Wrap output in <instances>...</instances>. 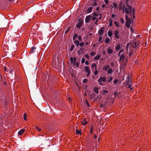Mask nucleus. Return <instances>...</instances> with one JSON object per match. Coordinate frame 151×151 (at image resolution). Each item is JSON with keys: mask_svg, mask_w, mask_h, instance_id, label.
<instances>
[{"mask_svg": "<svg viewBox=\"0 0 151 151\" xmlns=\"http://www.w3.org/2000/svg\"><path fill=\"white\" fill-rule=\"evenodd\" d=\"M27 115L26 114H24L23 116V118L25 121L27 120Z\"/></svg>", "mask_w": 151, "mask_h": 151, "instance_id": "33", "label": "nucleus"}, {"mask_svg": "<svg viewBox=\"0 0 151 151\" xmlns=\"http://www.w3.org/2000/svg\"><path fill=\"white\" fill-rule=\"evenodd\" d=\"M76 133L77 134H80V135H81V131L77 129H76Z\"/></svg>", "mask_w": 151, "mask_h": 151, "instance_id": "25", "label": "nucleus"}, {"mask_svg": "<svg viewBox=\"0 0 151 151\" xmlns=\"http://www.w3.org/2000/svg\"><path fill=\"white\" fill-rule=\"evenodd\" d=\"M91 5L93 6H96L97 5V3L96 2H94L91 3Z\"/></svg>", "mask_w": 151, "mask_h": 151, "instance_id": "29", "label": "nucleus"}, {"mask_svg": "<svg viewBox=\"0 0 151 151\" xmlns=\"http://www.w3.org/2000/svg\"><path fill=\"white\" fill-rule=\"evenodd\" d=\"M44 144L46 145L47 146H50V140L49 139L46 140L44 142Z\"/></svg>", "mask_w": 151, "mask_h": 151, "instance_id": "11", "label": "nucleus"}, {"mask_svg": "<svg viewBox=\"0 0 151 151\" xmlns=\"http://www.w3.org/2000/svg\"><path fill=\"white\" fill-rule=\"evenodd\" d=\"M87 81V80L86 78L84 79L83 81L82 82L83 83H86Z\"/></svg>", "mask_w": 151, "mask_h": 151, "instance_id": "45", "label": "nucleus"}, {"mask_svg": "<svg viewBox=\"0 0 151 151\" xmlns=\"http://www.w3.org/2000/svg\"><path fill=\"white\" fill-rule=\"evenodd\" d=\"M98 71L97 70H95L94 72V75H97L98 74Z\"/></svg>", "mask_w": 151, "mask_h": 151, "instance_id": "63", "label": "nucleus"}, {"mask_svg": "<svg viewBox=\"0 0 151 151\" xmlns=\"http://www.w3.org/2000/svg\"><path fill=\"white\" fill-rule=\"evenodd\" d=\"M128 9L129 10V12H130V13H131L132 12V9L131 6H129V7L128 8Z\"/></svg>", "mask_w": 151, "mask_h": 151, "instance_id": "34", "label": "nucleus"}, {"mask_svg": "<svg viewBox=\"0 0 151 151\" xmlns=\"http://www.w3.org/2000/svg\"><path fill=\"white\" fill-rule=\"evenodd\" d=\"M108 34L109 37H111L112 35V33L111 31L109 30L108 32Z\"/></svg>", "mask_w": 151, "mask_h": 151, "instance_id": "20", "label": "nucleus"}, {"mask_svg": "<svg viewBox=\"0 0 151 151\" xmlns=\"http://www.w3.org/2000/svg\"><path fill=\"white\" fill-rule=\"evenodd\" d=\"M123 11V12L124 13L125 12L127 14H130V12H129V10L127 8L125 7L124 5Z\"/></svg>", "mask_w": 151, "mask_h": 151, "instance_id": "4", "label": "nucleus"}, {"mask_svg": "<svg viewBox=\"0 0 151 151\" xmlns=\"http://www.w3.org/2000/svg\"><path fill=\"white\" fill-rule=\"evenodd\" d=\"M128 85V88H130L131 90H132L133 89L131 87V85L130 84H129Z\"/></svg>", "mask_w": 151, "mask_h": 151, "instance_id": "55", "label": "nucleus"}, {"mask_svg": "<svg viewBox=\"0 0 151 151\" xmlns=\"http://www.w3.org/2000/svg\"><path fill=\"white\" fill-rule=\"evenodd\" d=\"M77 53H78V54L79 55H81V50H78L77 51Z\"/></svg>", "mask_w": 151, "mask_h": 151, "instance_id": "49", "label": "nucleus"}, {"mask_svg": "<svg viewBox=\"0 0 151 151\" xmlns=\"http://www.w3.org/2000/svg\"><path fill=\"white\" fill-rule=\"evenodd\" d=\"M93 15L94 16L93 17H98L99 14H98L96 13V12H95L93 13Z\"/></svg>", "mask_w": 151, "mask_h": 151, "instance_id": "36", "label": "nucleus"}, {"mask_svg": "<svg viewBox=\"0 0 151 151\" xmlns=\"http://www.w3.org/2000/svg\"><path fill=\"white\" fill-rule=\"evenodd\" d=\"M96 65L95 63H93L92 64V65L91 66V68L92 69L94 68H95V67H96Z\"/></svg>", "mask_w": 151, "mask_h": 151, "instance_id": "28", "label": "nucleus"}, {"mask_svg": "<svg viewBox=\"0 0 151 151\" xmlns=\"http://www.w3.org/2000/svg\"><path fill=\"white\" fill-rule=\"evenodd\" d=\"M78 39L80 41H82V39L81 38V36L79 35L78 37Z\"/></svg>", "mask_w": 151, "mask_h": 151, "instance_id": "48", "label": "nucleus"}, {"mask_svg": "<svg viewBox=\"0 0 151 151\" xmlns=\"http://www.w3.org/2000/svg\"><path fill=\"white\" fill-rule=\"evenodd\" d=\"M108 93V91L107 90H104L103 92L104 94H105L106 93Z\"/></svg>", "mask_w": 151, "mask_h": 151, "instance_id": "58", "label": "nucleus"}, {"mask_svg": "<svg viewBox=\"0 0 151 151\" xmlns=\"http://www.w3.org/2000/svg\"><path fill=\"white\" fill-rule=\"evenodd\" d=\"M115 49L116 50H118L120 49V45L119 44L116 45L115 47Z\"/></svg>", "mask_w": 151, "mask_h": 151, "instance_id": "26", "label": "nucleus"}, {"mask_svg": "<svg viewBox=\"0 0 151 151\" xmlns=\"http://www.w3.org/2000/svg\"><path fill=\"white\" fill-rule=\"evenodd\" d=\"M109 65H108L106 66H104L103 68V69L105 70H107V69H109Z\"/></svg>", "mask_w": 151, "mask_h": 151, "instance_id": "19", "label": "nucleus"}, {"mask_svg": "<svg viewBox=\"0 0 151 151\" xmlns=\"http://www.w3.org/2000/svg\"><path fill=\"white\" fill-rule=\"evenodd\" d=\"M104 27H102L99 30V35H102L104 31L103 29H104Z\"/></svg>", "mask_w": 151, "mask_h": 151, "instance_id": "6", "label": "nucleus"}, {"mask_svg": "<svg viewBox=\"0 0 151 151\" xmlns=\"http://www.w3.org/2000/svg\"><path fill=\"white\" fill-rule=\"evenodd\" d=\"M112 70L111 68H109L108 71V73L109 74H110L112 72Z\"/></svg>", "mask_w": 151, "mask_h": 151, "instance_id": "27", "label": "nucleus"}, {"mask_svg": "<svg viewBox=\"0 0 151 151\" xmlns=\"http://www.w3.org/2000/svg\"><path fill=\"white\" fill-rule=\"evenodd\" d=\"M74 46L73 45H72L71 47L70 50L71 51H73L74 48Z\"/></svg>", "mask_w": 151, "mask_h": 151, "instance_id": "39", "label": "nucleus"}, {"mask_svg": "<svg viewBox=\"0 0 151 151\" xmlns=\"http://www.w3.org/2000/svg\"><path fill=\"white\" fill-rule=\"evenodd\" d=\"M86 104L88 106V107H90V105L89 104V103L87 101H86Z\"/></svg>", "mask_w": 151, "mask_h": 151, "instance_id": "60", "label": "nucleus"}, {"mask_svg": "<svg viewBox=\"0 0 151 151\" xmlns=\"http://www.w3.org/2000/svg\"><path fill=\"white\" fill-rule=\"evenodd\" d=\"M83 45H84V43H83V42H82L81 43L79 44V45H80V46L81 47H83Z\"/></svg>", "mask_w": 151, "mask_h": 151, "instance_id": "59", "label": "nucleus"}, {"mask_svg": "<svg viewBox=\"0 0 151 151\" xmlns=\"http://www.w3.org/2000/svg\"><path fill=\"white\" fill-rule=\"evenodd\" d=\"M125 18L126 20H128L129 19H131L130 18H128V16L127 15H126L125 16Z\"/></svg>", "mask_w": 151, "mask_h": 151, "instance_id": "54", "label": "nucleus"}, {"mask_svg": "<svg viewBox=\"0 0 151 151\" xmlns=\"http://www.w3.org/2000/svg\"><path fill=\"white\" fill-rule=\"evenodd\" d=\"M91 19H92V20L93 21H94L96 19V17H92Z\"/></svg>", "mask_w": 151, "mask_h": 151, "instance_id": "53", "label": "nucleus"}, {"mask_svg": "<svg viewBox=\"0 0 151 151\" xmlns=\"http://www.w3.org/2000/svg\"><path fill=\"white\" fill-rule=\"evenodd\" d=\"M114 23L116 26L118 27H119V25L117 22L115 21L114 22Z\"/></svg>", "mask_w": 151, "mask_h": 151, "instance_id": "42", "label": "nucleus"}, {"mask_svg": "<svg viewBox=\"0 0 151 151\" xmlns=\"http://www.w3.org/2000/svg\"><path fill=\"white\" fill-rule=\"evenodd\" d=\"M120 19H121V23L122 24H124V19L122 18H121Z\"/></svg>", "mask_w": 151, "mask_h": 151, "instance_id": "44", "label": "nucleus"}, {"mask_svg": "<svg viewBox=\"0 0 151 151\" xmlns=\"http://www.w3.org/2000/svg\"><path fill=\"white\" fill-rule=\"evenodd\" d=\"M106 4H109V1L108 0H104Z\"/></svg>", "mask_w": 151, "mask_h": 151, "instance_id": "56", "label": "nucleus"}, {"mask_svg": "<svg viewBox=\"0 0 151 151\" xmlns=\"http://www.w3.org/2000/svg\"><path fill=\"white\" fill-rule=\"evenodd\" d=\"M36 49V47H35L34 46H33L30 49V51L32 53H33L35 52Z\"/></svg>", "mask_w": 151, "mask_h": 151, "instance_id": "8", "label": "nucleus"}, {"mask_svg": "<svg viewBox=\"0 0 151 151\" xmlns=\"http://www.w3.org/2000/svg\"><path fill=\"white\" fill-rule=\"evenodd\" d=\"M110 40L109 38L107 37L105 40V42L106 43H108L109 42Z\"/></svg>", "mask_w": 151, "mask_h": 151, "instance_id": "32", "label": "nucleus"}, {"mask_svg": "<svg viewBox=\"0 0 151 151\" xmlns=\"http://www.w3.org/2000/svg\"><path fill=\"white\" fill-rule=\"evenodd\" d=\"M107 53L108 54H111L113 52V50L110 48H108L107 49Z\"/></svg>", "mask_w": 151, "mask_h": 151, "instance_id": "15", "label": "nucleus"}, {"mask_svg": "<svg viewBox=\"0 0 151 151\" xmlns=\"http://www.w3.org/2000/svg\"><path fill=\"white\" fill-rule=\"evenodd\" d=\"M96 53V52H92L91 53V56H94L95 55Z\"/></svg>", "mask_w": 151, "mask_h": 151, "instance_id": "47", "label": "nucleus"}, {"mask_svg": "<svg viewBox=\"0 0 151 151\" xmlns=\"http://www.w3.org/2000/svg\"><path fill=\"white\" fill-rule=\"evenodd\" d=\"M139 42L138 41H135L134 42L133 46L134 48H136L138 45Z\"/></svg>", "mask_w": 151, "mask_h": 151, "instance_id": "7", "label": "nucleus"}, {"mask_svg": "<svg viewBox=\"0 0 151 151\" xmlns=\"http://www.w3.org/2000/svg\"><path fill=\"white\" fill-rule=\"evenodd\" d=\"M35 128L39 132H40L41 131V129L39 128L38 126H36L35 127Z\"/></svg>", "mask_w": 151, "mask_h": 151, "instance_id": "40", "label": "nucleus"}, {"mask_svg": "<svg viewBox=\"0 0 151 151\" xmlns=\"http://www.w3.org/2000/svg\"><path fill=\"white\" fill-rule=\"evenodd\" d=\"M75 65H76V66L77 67H79V63H78V62H76V63H75Z\"/></svg>", "mask_w": 151, "mask_h": 151, "instance_id": "50", "label": "nucleus"}, {"mask_svg": "<svg viewBox=\"0 0 151 151\" xmlns=\"http://www.w3.org/2000/svg\"><path fill=\"white\" fill-rule=\"evenodd\" d=\"M85 56L87 59H88L89 58V56L87 54H86L85 55Z\"/></svg>", "mask_w": 151, "mask_h": 151, "instance_id": "64", "label": "nucleus"}, {"mask_svg": "<svg viewBox=\"0 0 151 151\" xmlns=\"http://www.w3.org/2000/svg\"><path fill=\"white\" fill-rule=\"evenodd\" d=\"M123 6V3L122 1H121L119 3V10H121L122 9Z\"/></svg>", "mask_w": 151, "mask_h": 151, "instance_id": "14", "label": "nucleus"}, {"mask_svg": "<svg viewBox=\"0 0 151 151\" xmlns=\"http://www.w3.org/2000/svg\"><path fill=\"white\" fill-rule=\"evenodd\" d=\"M113 6H111V7L112 8H114V7L115 8H117L118 7L117 5L115 3L113 2Z\"/></svg>", "mask_w": 151, "mask_h": 151, "instance_id": "21", "label": "nucleus"}, {"mask_svg": "<svg viewBox=\"0 0 151 151\" xmlns=\"http://www.w3.org/2000/svg\"><path fill=\"white\" fill-rule=\"evenodd\" d=\"M118 79H116L114 80V83L115 84H116L118 83Z\"/></svg>", "mask_w": 151, "mask_h": 151, "instance_id": "41", "label": "nucleus"}, {"mask_svg": "<svg viewBox=\"0 0 151 151\" xmlns=\"http://www.w3.org/2000/svg\"><path fill=\"white\" fill-rule=\"evenodd\" d=\"M96 96V95L94 93H92L90 94L89 97L90 99L91 100H92L94 97H95Z\"/></svg>", "mask_w": 151, "mask_h": 151, "instance_id": "10", "label": "nucleus"}, {"mask_svg": "<svg viewBox=\"0 0 151 151\" xmlns=\"http://www.w3.org/2000/svg\"><path fill=\"white\" fill-rule=\"evenodd\" d=\"M92 18L91 15H88L86 17L85 21L86 23H88Z\"/></svg>", "mask_w": 151, "mask_h": 151, "instance_id": "2", "label": "nucleus"}, {"mask_svg": "<svg viewBox=\"0 0 151 151\" xmlns=\"http://www.w3.org/2000/svg\"><path fill=\"white\" fill-rule=\"evenodd\" d=\"M102 77H100L99 79H98V81L99 82H101L102 81Z\"/></svg>", "mask_w": 151, "mask_h": 151, "instance_id": "37", "label": "nucleus"}, {"mask_svg": "<svg viewBox=\"0 0 151 151\" xmlns=\"http://www.w3.org/2000/svg\"><path fill=\"white\" fill-rule=\"evenodd\" d=\"M85 64L86 65H88L89 64V62L88 61H86L85 62Z\"/></svg>", "mask_w": 151, "mask_h": 151, "instance_id": "62", "label": "nucleus"}, {"mask_svg": "<svg viewBox=\"0 0 151 151\" xmlns=\"http://www.w3.org/2000/svg\"><path fill=\"white\" fill-rule=\"evenodd\" d=\"M127 79L126 80V81L125 82V84L127 85L129 84V83H130V81H129V76H127Z\"/></svg>", "mask_w": 151, "mask_h": 151, "instance_id": "12", "label": "nucleus"}, {"mask_svg": "<svg viewBox=\"0 0 151 151\" xmlns=\"http://www.w3.org/2000/svg\"><path fill=\"white\" fill-rule=\"evenodd\" d=\"M73 58H74V61H73V64L74 65H75V63L76 62V58L75 57H73Z\"/></svg>", "mask_w": 151, "mask_h": 151, "instance_id": "38", "label": "nucleus"}, {"mask_svg": "<svg viewBox=\"0 0 151 151\" xmlns=\"http://www.w3.org/2000/svg\"><path fill=\"white\" fill-rule=\"evenodd\" d=\"M83 23V21L82 19L81 20V18H80L78 20V23H76V27L78 28L79 29L81 28L82 26Z\"/></svg>", "mask_w": 151, "mask_h": 151, "instance_id": "1", "label": "nucleus"}, {"mask_svg": "<svg viewBox=\"0 0 151 151\" xmlns=\"http://www.w3.org/2000/svg\"><path fill=\"white\" fill-rule=\"evenodd\" d=\"M131 22V19H129L128 20H126V25L127 28H129L130 27Z\"/></svg>", "mask_w": 151, "mask_h": 151, "instance_id": "3", "label": "nucleus"}, {"mask_svg": "<svg viewBox=\"0 0 151 151\" xmlns=\"http://www.w3.org/2000/svg\"><path fill=\"white\" fill-rule=\"evenodd\" d=\"M98 89V88L95 87L93 88V90L96 93H99Z\"/></svg>", "mask_w": 151, "mask_h": 151, "instance_id": "16", "label": "nucleus"}, {"mask_svg": "<svg viewBox=\"0 0 151 151\" xmlns=\"http://www.w3.org/2000/svg\"><path fill=\"white\" fill-rule=\"evenodd\" d=\"M93 7L91 6L89 7L87 10L86 11L87 13H90L92 11Z\"/></svg>", "mask_w": 151, "mask_h": 151, "instance_id": "13", "label": "nucleus"}, {"mask_svg": "<svg viewBox=\"0 0 151 151\" xmlns=\"http://www.w3.org/2000/svg\"><path fill=\"white\" fill-rule=\"evenodd\" d=\"M112 20H111V21L109 22V25L110 26H111L112 25Z\"/></svg>", "mask_w": 151, "mask_h": 151, "instance_id": "61", "label": "nucleus"}, {"mask_svg": "<svg viewBox=\"0 0 151 151\" xmlns=\"http://www.w3.org/2000/svg\"><path fill=\"white\" fill-rule=\"evenodd\" d=\"M124 58L125 56L123 54H122L120 57V61H121L122 59H124Z\"/></svg>", "mask_w": 151, "mask_h": 151, "instance_id": "22", "label": "nucleus"}, {"mask_svg": "<svg viewBox=\"0 0 151 151\" xmlns=\"http://www.w3.org/2000/svg\"><path fill=\"white\" fill-rule=\"evenodd\" d=\"M123 50L122 49L121 50L119 51V53L118 54L119 56H120V53L123 52Z\"/></svg>", "mask_w": 151, "mask_h": 151, "instance_id": "57", "label": "nucleus"}, {"mask_svg": "<svg viewBox=\"0 0 151 151\" xmlns=\"http://www.w3.org/2000/svg\"><path fill=\"white\" fill-rule=\"evenodd\" d=\"M70 61L71 63V64H72L73 63V61H74V58L72 57H71L70 58Z\"/></svg>", "mask_w": 151, "mask_h": 151, "instance_id": "35", "label": "nucleus"}, {"mask_svg": "<svg viewBox=\"0 0 151 151\" xmlns=\"http://www.w3.org/2000/svg\"><path fill=\"white\" fill-rule=\"evenodd\" d=\"M102 81L104 82H105L106 81V79L105 78V76H104L102 77Z\"/></svg>", "mask_w": 151, "mask_h": 151, "instance_id": "43", "label": "nucleus"}, {"mask_svg": "<svg viewBox=\"0 0 151 151\" xmlns=\"http://www.w3.org/2000/svg\"><path fill=\"white\" fill-rule=\"evenodd\" d=\"M100 57H101V56L100 55H98L97 56H96L95 57L94 59L95 60H99L100 58Z\"/></svg>", "mask_w": 151, "mask_h": 151, "instance_id": "24", "label": "nucleus"}, {"mask_svg": "<svg viewBox=\"0 0 151 151\" xmlns=\"http://www.w3.org/2000/svg\"><path fill=\"white\" fill-rule=\"evenodd\" d=\"M85 70L86 73L90 72L89 67L88 66H86L85 67Z\"/></svg>", "mask_w": 151, "mask_h": 151, "instance_id": "18", "label": "nucleus"}, {"mask_svg": "<svg viewBox=\"0 0 151 151\" xmlns=\"http://www.w3.org/2000/svg\"><path fill=\"white\" fill-rule=\"evenodd\" d=\"M85 62V59L84 58H82L81 59V62L82 63H83Z\"/></svg>", "mask_w": 151, "mask_h": 151, "instance_id": "51", "label": "nucleus"}, {"mask_svg": "<svg viewBox=\"0 0 151 151\" xmlns=\"http://www.w3.org/2000/svg\"><path fill=\"white\" fill-rule=\"evenodd\" d=\"M78 37V35L77 34H75L73 37V41L75 40L76 38Z\"/></svg>", "mask_w": 151, "mask_h": 151, "instance_id": "31", "label": "nucleus"}, {"mask_svg": "<svg viewBox=\"0 0 151 151\" xmlns=\"http://www.w3.org/2000/svg\"><path fill=\"white\" fill-rule=\"evenodd\" d=\"M119 33V32L118 31L116 30L114 32V35L115 37L117 39L119 38V36L118 35Z\"/></svg>", "mask_w": 151, "mask_h": 151, "instance_id": "5", "label": "nucleus"}, {"mask_svg": "<svg viewBox=\"0 0 151 151\" xmlns=\"http://www.w3.org/2000/svg\"><path fill=\"white\" fill-rule=\"evenodd\" d=\"M129 0H127V1L125 2V4H126V6L129 8V6H131L129 5V4L128 3V1H129Z\"/></svg>", "mask_w": 151, "mask_h": 151, "instance_id": "30", "label": "nucleus"}, {"mask_svg": "<svg viewBox=\"0 0 151 151\" xmlns=\"http://www.w3.org/2000/svg\"><path fill=\"white\" fill-rule=\"evenodd\" d=\"M113 78L112 77H110L109 78V80H108V82H110L111 81H112V80H113Z\"/></svg>", "mask_w": 151, "mask_h": 151, "instance_id": "52", "label": "nucleus"}, {"mask_svg": "<svg viewBox=\"0 0 151 151\" xmlns=\"http://www.w3.org/2000/svg\"><path fill=\"white\" fill-rule=\"evenodd\" d=\"M4 70L8 72V70L7 69V68H6V67L4 66Z\"/></svg>", "mask_w": 151, "mask_h": 151, "instance_id": "46", "label": "nucleus"}, {"mask_svg": "<svg viewBox=\"0 0 151 151\" xmlns=\"http://www.w3.org/2000/svg\"><path fill=\"white\" fill-rule=\"evenodd\" d=\"M25 130L24 129H22L20 130L18 133V135H21L25 132Z\"/></svg>", "mask_w": 151, "mask_h": 151, "instance_id": "9", "label": "nucleus"}, {"mask_svg": "<svg viewBox=\"0 0 151 151\" xmlns=\"http://www.w3.org/2000/svg\"><path fill=\"white\" fill-rule=\"evenodd\" d=\"M87 121L86 120V119H84L82 122V123L83 125H85L87 123Z\"/></svg>", "mask_w": 151, "mask_h": 151, "instance_id": "23", "label": "nucleus"}, {"mask_svg": "<svg viewBox=\"0 0 151 151\" xmlns=\"http://www.w3.org/2000/svg\"><path fill=\"white\" fill-rule=\"evenodd\" d=\"M73 42L74 43V44H76V45L77 46H78L79 45L80 43L78 40H75L73 41Z\"/></svg>", "mask_w": 151, "mask_h": 151, "instance_id": "17", "label": "nucleus"}]
</instances>
